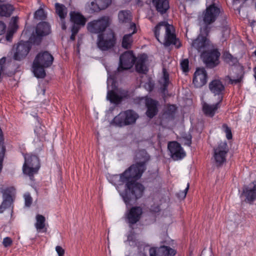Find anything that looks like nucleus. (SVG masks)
Returning a JSON list of instances; mask_svg holds the SVG:
<instances>
[{"label": "nucleus", "instance_id": "f257e3e1", "mask_svg": "<svg viewBox=\"0 0 256 256\" xmlns=\"http://www.w3.org/2000/svg\"><path fill=\"white\" fill-rule=\"evenodd\" d=\"M149 160L150 156L145 150H139L136 154L135 164L121 174L114 175L110 178V182L115 186L126 206L132 199L139 198L143 195L144 188L136 180L141 178L146 170V164Z\"/></svg>", "mask_w": 256, "mask_h": 256}, {"label": "nucleus", "instance_id": "f03ea898", "mask_svg": "<svg viewBox=\"0 0 256 256\" xmlns=\"http://www.w3.org/2000/svg\"><path fill=\"white\" fill-rule=\"evenodd\" d=\"M174 32V26L166 22H160L154 29L155 36L160 43L166 46L174 44L176 48H179L180 42L176 38Z\"/></svg>", "mask_w": 256, "mask_h": 256}, {"label": "nucleus", "instance_id": "7ed1b4c3", "mask_svg": "<svg viewBox=\"0 0 256 256\" xmlns=\"http://www.w3.org/2000/svg\"><path fill=\"white\" fill-rule=\"evenodd\" d=\"M54 58L48 52H40L37 54L32 64V72L38 78H44L46 76L44 68L50 66Z\"/></svg>", "mask_w": 256, "mask_h": 256}, {"label": "nucleus", "instance_id": "20e7f679", "mask_svg": "<svg viewBox=\"0 0 256 256\" xmlns=\"http://www.w3.org/2000/svg\"><path fill=\"white\" fill-rule=\"evenodd\" d=\"M108 77L107 78L108 93L106 98L111 103L118 104L123 98L126 97L128 92L126 90L117 88L116 82L109 75V72L108 70Z\"/></svg>", "mask_w": 256, "mask_h": 256}, {"label": "nucleus", "instance_id": "39448f33", "mask_svg": "<svg viewBox=\"0 0 256 256\" xmlns=\"http://www.w3.org/2000/svg\"><path fill=\"white\" fill-rule=\"evenodd\" d=\"M24 163L22 166V171L24 174L28 176L30 179L36 174L40 168L38 157L36 155L26 154L24 156Z\"/></svg>", "mask_w": 256, "mask_h": 256}, {"label": "nucleus", "instance_id": "423d86ee", "mask_svg": "<svg viewBox=\"0 0 256 256\" xmlns=\"http://www.w3.org/2000/svg\"><path fill=\"white\" fill-rule=\"evenodd\" d=\"M138 115L132 110L120 112L113 120V123L118 126L130 124L136 122Z\"/></svg>", "mask_w": 256, "mask_h": 256}, {"label": "nucleus", "instance_id": "0eeeda50", "mask_svg": "<svg viewBox=\"0 0 256 256\" xmlns=\"http://www.w3.org/2000/svg\"><path fill=\"white\" fill-rule=\"evenodd\" d=\"M116 44V38L114 32L108 30L106 32L98 36L97 45L102 50H106L112 48Z\"/></svg>", "mask_w": 256, "mask_h": 256}, {"label": "nucleus", "instance_id": "6e6552de", "mask_svg": "<svg viewBox=\"0 0 256 256\" xmlns=\"http://www.w3.org/2000/svg\"><path fill=\"white\" fill-rule=\"evenodd\" d=\"M228 148L226 142H220L214 148L213 158L217 166L222 165L226 162Z\"/></svg>", "mask_w": 256, "mask_h": 256}, {"label": "nucleus", "instance_id": "1a4fd4ad", "mask_svg": "<svg viewBox=\"0 0 256 256\" xmlns=\"http://www.w3.org/2000/svg\"><path fill=\"white\" fill-rule=\"evenodd\" d=\"M220 54V52L212 45L210 50L201 54V58L208 66L214 68L218 64Z\"/></svg>", "mask_w": 256, "mask_h": 256}, {"label": "nucleus", "instance_id": "9d476101", "mask_svg": "<svg viewBox=\"0 0 256 256\" xmlns=\"http://www.w3.org/2000/svg\"><path fill=\"white\" fill-rule=\"evenodd\" d=\"M110 18L108 16H104L98 20H94L88 24V30L94 34H100L104 32L109 26Z\"/></svg>", "mask_w": 256, "mask_h": 256}, {"label": "nucleus", "instance_id": "9b49d317", "mask_svg": "<svg viewBox=\"0 0 256 256\" xmlns=\"http://www.w3.org/2000/svg\"><path fill=\"white\" fill-rule=\"evenodd\" d=\"M136 60L132 52H126L120 56V64L118 68V72L130 68Z\"/></svg>", "mask_w": 256, "mask_h": 256}, {"label": "nucleus", "instance_id": "f8f14e48", "mask_svg": "<svg viewBox=\"0 0 256 256\" xmlns=\"http://www.w3.org/2000/svg\"><path fill=\"white\" fill-rule=\"evenodd\" d=\"M168 149L170 153L171 158L174 160L184 158L186 153L178 142L173 141L168 144Z\"/></svg>", "mask_w": 256, "mask_h": 256}, {"label": "nucleus", "instance_id": "ddd939ff", "mask_svg": "<svg viewBox=\"0 0 256 256\" xmlns=\"http://www.w3.org/2000/svg\"><path fill=\"white\" fill-rule=\"evenodd\" d=\"M212 44L205 36L200 34L198 38L192 41V46L198 52L202 54L206 50H210Z\"/></svg>", "mask_w": 256, "mask_h": 256}, {"label": "nucleus", "instance_id": "4468645a", "mask_svg": "<svg viewBox=\"0 0 256 256\" xmlns=\"http://www.w3.org/2000/svg\"><path fill=\"white\" fill-rule=\"evenodd\" d=\"M31 48L30 42L21 41L18 44L15 48L14 58L17 60L24 58L28 54Z\"/></svg>", "mask_w": 256, "mask_h": 256}, {"label": "nucleus", "instance_id": "2eb2a0df", "mask_svg": "<svg viewBox=\"0 0 256 256\" xmlns=\"http://www.w3.org/2000/svg\"><path fill=\"white\" fill-rule=\"evenodd\" d=\"M142 212V209L140 207H132L126 213V221L130 224H136L139 220Z\"/></svg>", "mask_w": 256, "mask_h": 256}, {"label": "nucleus", "instance_id": "dca6fc26", "mask_svg": "<svg viewBox=\"0 0 256 256\" xmlns=\"http://www.w3.org/2000/svg\"><path fill=\"white\" fill-rule=\"evenodd\" d=\"M207 74L204 68H198L194 74L193 84L196 88L204 86L207 82Z\"/></svg>", "mask_w": 256, "mask_h": 256}, {"label": "nucleus", "instance_id": "f3484780", "mask_svg": "<svg viewBox=\"0 0 256 256\" xmlns=\"http://www.w3.org/2000/svg\"><path fill=\"white\" fill-rule=\"evenodd\" d=\"M149 252L150 256H174L176 254L174 250L166 246L150 248Z\"/></svg>", "mask_w": 256, "mask_h": 256}, {"label": "nucleus", "instance_id": "a211bd4d", "mask_svg": "<svg viewBox=\"0 0 256 256\" xmlns=\"http://www.w3.org/2000/svg\"><path fill=\"white\" fill-rule=\"evenodd\" d=\"M145 103L147 108L146 116L150 118H153L158 112V102L149 98H146Z\"/></svg>", "mask_w": 256, "mask_h": 256}, {"label": "nucleus", "instance_id": "6ab92c4d", "mask_svg": "<svg viewBox=\"0 0 256 256\" xmlns=\"http://www.w3.org/2000/svg\"><path fill=\"white\" fill-rule=\"evenodd\" d=\"M242 194L244 195L248 202H254L256 199V181L253 182L249 186L246 187Z\"/></svg>", "mask_w": 256, "mask_h": 256}, {"label": "nucleus", "instance_id": "aec40b11", "mask_svg": "<svg viewBox=\"0 0 256 256\" xmlns=\"http://www.w3.org/2000/svg\"><path fill=\"white\" fill-rule=\"evenodd\" d=\"M130 30H132V33L125 34L122 38V46L126 49L130 48L133 42L132 35L136 32V26L134 23L131 24Z\"/></svg>", "mask_w": 256, "mask_h": 256}, {"label": "nucleus", "instance_id": "412c9836", "mask_svg": "<svg viewBox=\"0 0 256 256\" xmlns=\"http://www.w3.org/2000/svg\"><path fill=\"white\" fill-rule=\"evenodd\" d=\"M209 88L214 95L220 96L224 90V86L220 80H214L209 84Z\"/></svg>", "mask_w": 256, "mask_h": 256}, {"label": "nucleus", "instance_id": "4be33fe9", "mask_svg": "<svg viewBox=\"0 0 256 256\" xmlns=\"http://www.w3.org/2000/svg\"><path fill=\"white\" fill-rule=\"evenodd\" d=\"M70 20L76 25L84 26L86 22V18L80 12L73 11L70 13Z\"/></svg>", "mask_w": 256, "mask_h": 256}, {"label": "nucleus", "instance_id": "5701e85b", "mask_svg": "<svg viewBox=\"0 0 256 256\" xmlns=\"http://www.w3.org/2000/svg\"><path fill=\"white\" fill-rule=\"evenodd\" d=\"M220 102L214 104H209L206 102L202 104L204 113L208 116L212 117L219 107Z\"/></svg>", "mask_w": 256, "mask_h": 256}, {"label": "nucleus", "instance_id": "b1692460", "mask_svg": "<svg viewBox=\"0 0 256 256\" xmlns=\"http://www.w3.org/2000/svg\"><path fill=\"white\" fill-rule=\"evenodd\" d=\"M147 56L145 54H143L140 56L136 64V70L139 73L144 74L148 71V68L146 65Z\"/></svg>", "mask_w": 256, "mask_h": 256}, {"label": "nucleus", "instance_id": "393cba45", "mask_svg": "<svg viewBox=\"0 0 256 256\" xmlns=\"http://www.w3.org/2000/svg\"><path fill=\"white\" fill-rule=\"evenodd\" d=\"M152 3L156 10L162 14L165 13L170 8L168 0H153Z\"/></svg>", "mask_w": 256, "mask_h": 256}, {"label": "nucleus", "instance_id": "a878e982", "mask_svg": "<svg viewBox=\"0 0 256 256\" xmlns=\"http://www.w3.org/2000/svg\"><path fill=\"white\" fill-rule=\"evenodd\" d=\"M36 31L39 36H46L50 32V26L46 22H40L37 25Z\"/></svg>", "mask_w": 256, "mask_h": 256}, {"label": "nucleus", "instance_id": "bb28decb", "mask_svg": "<svg viewBox=\"0 0 256 256\" xmlns=\"http://www.w3.org/2000/svg\"><path fill=\"white\" fill-rule=\"evenodd\" d=\"M34 226L38 232H46V218L41 214H37L36 216Z\"/></svg>", "mask_w": 256, "mask_h": 256}, {"label": "nucleus", "instance_id": "cd10ccee", "mask_svg": "<svg viewBox=\"0 0 256 256\" xmlns=\"http://www.w3.org/2000/svg\"><path fill=\"white\" fill-rule=\"evenodd\" d=\"M55 9L60 20L64 19L68 13L67 8L64 4L57 2L55 4Z\"/></svg>", "mask_w": 256, "mask_h": 256}, {"label": "nucleus", "instance_id": "c85d7f7f", "mask_svg": "<svg viewBox=\"0 0 256 256\" xmlns=\"http://www.w3.org/2000/svg\"><path fill=\"white\" fill-rule=\"evenodd\" d=\"M118 20L121 23H130L132 20V15L129 10H122L118 14Z\"/></svg>", "mask_w": 256, "mask_h": 256}, {"label": "nucleus", "instance_id": "c756f323", "mask_svg": "<svg viewBox=\"0 0 256 256\" xmlns=\"http://www.w3.org/2000/svg\"><path fill=\"white\" fill-rule=\"evenodd\" d=\"M14 8L11 4H2L0 6V16H9L14 11Z\"/></svg>", "mask_w": 256, "mask_h": 256}, {"label": "nucleus", "instance_id": "7c9ffc66", "mask_svg": "<svg viewBox=\"0 0 256 256\" xmlns=\"http://www.w3.org/2000/svg\"><path fill=\"white\" fill-rule=\"evenodd\" d=\"M12 202L13 200L10 196H3V201L0 206V213H2L6 208H10Z\"/></svg>", "mask_w": 256, "mask_h": 256}, {"label": "nucleus", "instance_id": "2f4dec72", "mask_svg": "<svg viewBox=\"0 0 256 256\" xmlns=\"http://www.w3.org/2000/svg\"><path fill=\"white\" fill-rule=\"evenodd\" d=\"M162 73L163 76L160 82V84L162 86V92H164L169 84V75L165 68H163Z\"/></svg>", "mask_w": 256, "mask_h": 256}, {"label": "nucleus", "instance_id": "473e14b6", "mask_svg": "<svg viewBox=\"0 0 256 256\" xmlns=\"http://www.w3.org/2000/svg\"><path fill=\"white\" fill-rule=\"evenodd\" d=\"M1 192L3 194V196H10L12 198V196L16 193V190L13 186H11L6 189H3Z\"/></svg>", "mask_w": 256, "mask_h": 256}, {"label": "nucleus", "instance_id": "72a5a7b5", "mask_svg": "<svg viewBox=\"0 0 256 256\" xmlns=\"http://www.w3.org/2000/svg\"><path fill=\"white\" fill-rule=\"evenodd\" d=\"M34 132L40 138H43L46 134L44 126H40L36 127L34 130Z\"/></svg>", "mask_w": 256, "mask_h": 256}, {"label": "nucleus", "instance_id": "f704fd0d", "mask_svg": "<svg viewBox=\"0 0 256 256\" xmlns=\"http://www.w3.org/2000/svg\"><path fill=\"white\" fill-rule=\"evenodd\" d=\"M34 17L38 20H44L46 18V15L44 10L42 8L38 10L34 13Z\"/></svg>", "mask_w": 256, "mask_h": 256}, {"label": "nucleus", "instance_id": "c9c22d12", "mask_svg": "<svg viewBox=\"0 0 256 256\" xmlns=\"http://www.w3.org/2000/svg\"><path fill=\"white\" fill-rule=\"evenodd\" d=\"M90 8L91 10L94 12H98L101 10H104V8H101L100 4L98 3L96 1V2H91L90 4Z\"/></svg>", "mask_w": 256, "mask_h": 256}, {"label": "nucleus", "instance_id": "e433bc0d", "mask_svg": "<svg viewBox=\"0 0 256 256\" xmlns=\"http://www.w3.org/2000/svg\"><path fill=\"white\" fill-rule=\"evenodd\" d=\"M189 62L188 59H184L180 62V66L184 72H188V71Z\"/></svg>", "mask_w": 256, "mask_h": 256}, {"label": "nucleus", "instance_id": "4c0bfd02", "mask_svg": "<svg viewBox=\"0 0 256 256\" xmlns=\"http://www.w3.org/2000/svg\"><path fill=\"white\" fill-rule=\"evenodd\" d=\"M222 130L226 134V137L228 140L232 138V134L230 128L226 124L222 126Z\"/></svg>", "mask_w": 256, "mask_h": 256}, {"label": "nucleus", "instance_id": "58836bf2", "mask_svg": "<svg viewBox=\"0 0 256 256\" xmlns=\"http://www.w3.org/2000/svg\"><path fill=\"white\" fill-rule=\"evenodd\" d=\"M24 198L26 206L29 207L32 203V198L29 193H26L24 194Z\"/></svg>", "mask_w": 256, "mask_h": 256}, {"label": "nucleus", "instance_id": "ea45409f", "mask_svg": "<svg viewBox=\"0 0 256 256\" xmlns=\"http://www.w3.org/2000/svg\"><path fill=\"white\" fill-rule=\"evenodd\" d=\"M97 2L100 4L101 8H106L111 3V0H96Z\"/></svg>", "mask_w": 256, "mask_h": 256}, {"label": "nucleus", "instance_id": "a19ab883", "mask_svg": "<svg viewBox=\"0 0 256 256\" xmlns=\"http://www.w3.org/2000/svg\"><path fill=\"white\" fill-rule=\"evenodd\" d=\"M128 241L129 242V244L131 246H139V245H138V242H136L135 240H134V236L132 235L128 236Z\"/></svg>", "mask_w": 256, "mask_h": 256}, {"label": "nucleus", "instance_id": "79ce46f5", "mask_svg": "<svg viewBox=\"0 0 256 256\" xmlns=\"http://www.w3.org/2000/svg\"><path fill=\"white\" fill-rule=\"evenodd\" d=\"M154 86V84L150 80H148L144 85V88L148 92H150L152 90Z\"/></svg>", "mask_w": 256, "mask_h": 256}, {"label": "nucleus", "instance_id": "37998d69", "mask_svg": "<svg viewBox=\"0 0 256 256\" xmlns=\"http://www.w3.org/2000/svg\"><path fill=\"white\" fill-rule=\"evenodd\" d=\"M2 244L5 247H8L12 244V240L9 237H6L4 238Z\"/></svg>", "mask_w": 256, "mask_h": 256}, {"label": "nucleus", "instance_id": "c03bdc74", "mask_svg": "<svg viewBox=\"0 0 256 256\" xmlns=\"http://www.w3.org/2000/svg\"><path fill=\"white\" fill-rule=\"evenodd\" d=\"M189 188V184L188 183L187 184V186L186 188L182 192H180L178 194V196L180 198H184L186 195V194H187V192H188V190Z\"/></svg>", "mask_w": 256, "mask_h": 256}, {"label": "nucleus", "instance_id": "a18cd8bd", "mask_svg": "<svg viewBox=\"0 0 256 256\" xmlns=\"http://www.w3.org/2000/svg\"><path fill=\"white\" fill-rule=\"evenodd\" d=\"M56 251L58 256H64V250L60 246H57L56 247Z\"/></svg>", "mask_w": 256, "mask_h": 256}, {"label": "nucleus", "instance_id": "49530a36", "mask_svg": "<svg viewBox=\"0 0 256 256\" xmlns=\"http://www.w3.org/2000/svg\"><path fill=\"white\" fill-rule=\"evenodd\" d=\"M81 26H82L74 24V26H72L71 30L72 33L76 34Z\"/></svg>", "mask_w": 256, "mask_h": 256}, {"label": "nucleus", "instance_id": "de8ad7c7", "mask_svg": "<svg viewBox=\"0 0 256 256\" xmlns=\"http://www.w3.org/2000/svg\"><path fill=\"white\" fill-rule=\"evenodd\" d=\"M18 20V18L16 17H12L10 22V26L12 27H14L16 28L17 27L16 22Z\"/></svg>", "mask_w": 256, "mask_h": 256}, {"label": "nucleus", "instance_id": "09e8293b", "mask_svg": "<svg viewBox=\"0 0 256 256\" xmlns=\"http://www.w3.org/2000/svg\"><path fill=\"white\" fill-rule=\"evenodd\" d=\"M6 26L2 22H0V35L4 34L6 30Z\"/></svg>", "mask_w": 256, "mask_h": 256}, {"label": "nucleus", "instance_id": "8fccbe9b", "mask_svg": "<svg viewBox=\"0 0 256 256\" xmlns=\"http://www.w3.org/2000/svg\"><path fill=\"white\" fill-rule=\"evenodd\" d=\"M224 57L226 60L227 62H228L229 60H230L232 58V56L228 52L224 53Z\"/></svg>", "mask_w": 256, "mask_h": 256}, {"label": "nucleus", "instance_id": "3c124183", "mask_svg": "<svg viewBox=\"0 0 256 256\" xmlns=\"http://www.w3.org/2000/svg\"><path fill=\"white\" fill-rule=\"evenodd\" d=\"M230 82H231V84H237L238 82H240L241 80H242V78L241 77H240L238 78H237L236 79H232V78H230Z\"/></svg>", "mask_w": 256, "mask_h": 256}, {"label": "nucleus", "instance_id": "603ef678", "mask_svg": "<svg viewBox=\"0 0 256 256\" xmlns=\"http://www.w3.org/2000/svg\"><path fill=\"white\" fill-rule=\"evenodd\" d=\"M60 20H61V27H62V30H66V24L64 19Z\"/></svg>", "mask_w": 256, "mask_h": 256}, {"label": "nucleus", "instance_id": "864d4df0", "mask_svg": "<svg viewBox=\"0 0 256 256\" xmlns=\"http://www.w3.org/2000/svg\"><path fill=\"white\" fill-rule=\"evenodd\" d=\"M38 92L39 94H42L44 95L45 93V90L44 88H42L39 87L38 89Z\"/></svg>", "mask_w": 256, "mask_h": 256}, {"label": "nucleus", "instance_id": "5fc2aeb1", "mask_svg": "<svg viewBox=\"0 0 256 256\" xmlns=\"http://www.w3.org/2000/svg\"><path fill=\"white\" fill-rule=\"evenodd\" d=\"M151 210L155 212H158L160 210V206H157L156 207L152 206Z\"/></svg>", "mask_w": 256, "mask_h": 256}, {"label": "nucleus", "instance_id": "6e6d98bb", "mask_svg": "<svg viewBox=\"0 0 256 256\" xmlns=\"http://www.w3.org/2000/svg\"><path fill=\"white\" fill-rule=\"evenodd\" d=\"M184 144L188 146H190L191 144V137H190L189 138H187Z\"/></svg>", "mask_w": 256, "mask_h": 256}, {"label": "nucleus", "instance_id": "4d7b16f0", "mask_svg": "<svg viewBox=\"0 0 256 256\" xmlns=\"http://www.w3.org/2000/svg\"><path fill=\"white\" fill-rule=\"evenodd\" d=\"M76 35V34H73V33H72V35H71V36H70V39H71L72 40H74Z\"/></svg>", "mask_w": 256, "mask_h": 256}, {"label": "nucleus", "instance_id": "13d9d810", "mask_svg": "<svg viewBox=\"0 0 256 256\" xmlns=\"http://www.w3.org/2000/svg\"><path fill=\"white\" fill-rule=\"evenodd\" d=\"M225 32H226V34H229V32H230L229 29L228 28H226Z\"/></svg>", "mask_w": 256, "mask_h": 256}, {"label": "nucleus", "instance_id": "bf43d9fd", "mask_svg": "<svg viewBox=\"0 0 256 256\" xmlns=\"http://www.w3.org/2000/svg\"><path fill=\"white\" fill-rule=\"evenodd\" d=\"M170 110H172V108L174 109V110H175V107L174 106H170Z\"/></svg>", "mask_w": 256, "mask_h": 256}, {"label": "nucleus", "instance_id": "052dcab7", "mask_svg": "<svg viewBox=\"0 0 256 256\" xmlns=\"http://www.w3.org/2000/svg\"><path fill=\"white\" fill-rule=\"evenodd\" d=\"M10 36H9V34H8V35L6 36V39H7V40H10Z\"/></svg>", "mask_w": 256, "mask_h": 256}, {"label": "nucleus", "instance_id": "680f3d73", "mask_svg": "<svg viewBox=\"0 0 256 256\" xmlns=\"http://www.w3.org/2000/svg\"><path fill=\"white\" fill-rule=\"evenodd\" d=\"M204 31H206V32H205V34H208V32H207V30H206V28L205 29H204Z\"/></svg>", "mask_w": 256, "mask_h": 256}, {"label": "nucleus", "instance_id": "e2e57ef3", "mask_svg": "<svg viewBox=\"0 0 256 256\" xmlns=\"http://www.w3.org/2000/svg\"><path fill=\"white\" fill-rule=\"evenodd\" d=\"M5 0H0V2H4Z\"/></svg>", "mask_w": 256, "mask_h": 256}, {"label": "nucleus", "instance_id": "0e129e2a", "mask_svg": "<svg viewBox=\"0 0 256 256\" xmlns=\"http://www.w3.org/2000/svg\"><path fill=\"white\" fill-rule=\"evenodd\" d=\"M255 55L256 56V50L254 51Z\"/></svg>", "mask_w": 256, "mask_h": 256}, {"label": "nucleus", "instance_id": "69168bd1", "mask_svg": "<svg viewBox=\"0 0 256 256\" xmlns=\"http://www.w3.org/2000/svg\"><path fill=\"white\" fill-rule=\"evenodd\" d=\"M200 32H202V29H200Z\"/></svg>", "mask_w": 256, "mask_h": 256}, {"label": "nucleus", "instance_id": "338daca9", "mask_svg": "<svg viewBox=\"0 0 256 256\" xmlns=\"http://www.w3.org/2000/svg\"><path fill=\"white\" fill-rule=\"evenodd\" d=\"M220 98H221V99H222V96H221V97H220ZM220 101H221V100H220Z\"/></svg>", "mask_w": 256, "mask_h": 256}, {"label": "nucleus", "instance_id": "774afa93", "mask_svg": "<svg viewBox=\"0 0 256 256\" xmlns=\"http://www.w3.org/2000/svg\"><path fill=\"white\" fill-rule=\"evenodd\" d=\"M208 0H207V3L208 2Z\"/></svg>", "mask_w": 256, "mask_h": 256}]
</instances>
